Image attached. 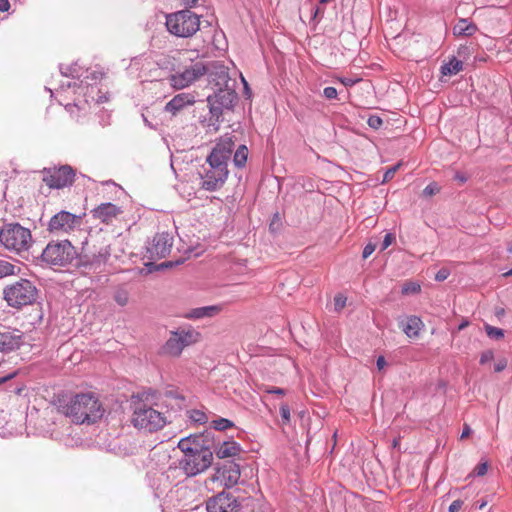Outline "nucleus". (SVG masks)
I'll return each instance as SVG.
<instances>
[{"label": "nucleus", "mask_w": 512, "mask_h": 512, "mask_svg": "<svg viewBox=\"0 0 512 512\" xmlns=\"http://www.w3.org/2000/svg\"><path fill=\"white\" fill-rule=\"evenodd\" d=\"M347 304V297L343 294H337L334 297V308L336 311H341Z\"/></svg>", "instance_id": "35"}, {"label": "nucleus", "mask_w": 512, "mask_h": 512, "mask_svg": "<svg viewBox=\"0 0 512 512\" xmlns=\"http://www.w3.org/2000/svg\"><path fill=\"white\" fill-rule=\"evenodd\" d=\"M65 109L71 114L75 115L79 111V107L75 103H69L65 106Z\"/></svg>", "instance_id": "47"}, {"label": "nucleus", "mask_w": 512, "mask_h": 512, "mask_svg": "<svg viewBox=\"0 0 512 512\" xmlns=\"http://www.w3.org/2000/svg\"><path fill=\"white\" fill-rule=\"evenodd\" d=\"M189 418L191 421L198 423V424H204L208 421L207 415L200 410H192L189 413Z\"/></svg>", "instance_id": "31"}, {"label": "nucleus", "mask_w": 512, "mask_h": 512, "mask_svg": "<svg viewBox=\"0 0 512 512\" xmlns=\"http://www.w3.org/2000/svg\"><path fill=\"white\" fill-rule=\"evenodd\" d=\"M361 118L365 120V122L370 128H378L384 123L381 117L375 114H371L370 112H365V114L362 115Z\"/></svg>", "instance_id": "29"}, {"label": "nucleus", "mask_w": 512, "mask_h": 512, "mask_svg": "<svg viewBox=\"0 0 512 512\" xmlns=\"http://www.w3.org/2000/svg\"><path fill=\"white\" fill-rule=\"evenodd\" d=\"M400 166H401V163L399 162L394 167L388 169L384 174L382 183H386L387 181H389L393 177L394 173L399 169Z\"/></svg>", "instance_id": "41"}, {"label": "nucleus", "mask_w": 512, "mask_h": 512, "mask_svg": "<svg viewBox=\"0 0 512 512\" xmlns=\"http://www.w3.org/2000/svg\"><path fill=\"white\" fill-rule=\"evenodd\" d=\"M214 452L218 459H234L240 456L242 453V447L237 441L228 439L218 443Z\"/></svg>", "instance_id": "20"}, {"label": "nucleus", "mask_w": 512, "mask_h": 512, "mask_svg": "<svg viewBox=\"0 0 512 512\" xmlns=\"http://www.w3.org/2000/svg\"><path fill=\"white\" fill-rule=\"evenodd\" d=\"M74 248L68 241L50 243L42 252L43 262L50 266H64L74 258Z\"/></svg>", "instance_id": "10"}, {"label": "nucleus", "mask_w": 512, "mask_h": 512, "mask_svg": "<svg viewBox=\"0 0 512 512\" xmlns=\"http://www.w3.org/2000/svg\"><path fill=\"white\" fill-rule=\"evenodd\" d=\"M167 30L182 38H188L194 35L200 27L198 15L188 9L172 13L166 17Z\"/></svg>", "instance_id": "6"}, {"label": "nucleus", "mask_w": 512, "mask_h": 512, "mask_svg": "<svg viewBox=\"0 0 512 512\" xmlns=\"http://www.w3.org/2000/svg\"><path fill=\"white\" fill-rule=\"evenodd\" d=\"M338 92L334 87H325L323 90V96L328 100L336 99Z\"/></svg>", "instance_id": "40"}, {"label": "nucleus", "mask_w": 512, "mask_h": 512, "mask_svg": "<svg viewBox=\"0 0 512 512\" xmlns=\"http://www.w3.org/2000/svg\"><path fill=\"white\" fill-rule=\"evenodd\" d=\"M463 69V62L453 57L448 63L441 66V74L444 76L456 75Z\"/></svg>", "instance_id": "26"}, {"label": "nucleus", "mask_w": 512, "mask_h": 512, "mask_svg": "<svg viewBox=\"0 0 512 512\" xmlns=\"http://www.w3.org/2000/svg\"><path fill=\"white\" fill-rule=\"evenodd\" d=\"M234 142L231 138H222L207 158L211 170L206 173L203 187L215 190L222 185L228 177L227 161L230 158Z\"/></svg>", "instance_id": "2"}, {"label": "nucleus", "mask_w": 512, "mask_h": 512, "mask_svg": "<svg viewBox=\"0 0 512 512\" xmlns=\"http://www.w3.org/2000/svg\"><path fill=\"white\" fill-rule=\"evenodd\" d=\"M439 192V186L436 183H430L423 189V195L431 197Z\"/></svg>", "instance_id": "36"}, {"label": "nucleus", "mask_w": 512, "mask_h": 512, "mask_svg": "<svg viewBox=\"0 0 512 512\" xmlns=\"http://www.w3.org/2000/svg\"><path fill=\"white\" fill-rule=\"evenodd\" d=\"M240 478V465L234 461H227L214 467V473L211 475L210 481L220 487L229 489L236 486Z\"/></svg>", "instance_id": "11"}, {"label": "nucleus", "mask_w": 512, "mask_h": 512, "mask_svg": "<svg viewBox=\"0 0 512 512\" xmlns=\"http://www.w3.org/2000/svg\"><path fill=\"white\" fill-rule=\"evenodd\" d=\"M121 212L119 206L110 202L102 203L91 211L95 219L104 223L112 222Z\"/></svg>", "instance_id": "21"}, {"label": "nucleus", "mask_w": 512, "mask_h": 512, "mask_svg": "<svg viewBox=\"0 0 512 512\" xmlns=\"http://www.w3.org/2000/svg\"><path fill=\"white\" fill-rule=\"evenodd\" d=\"M205 75L208 77V82L212 88L217 89L221 87H228L235 84L229 76L228 68L220 61L204 62Z\"/></svg>", "instance_id": "13"}, {"label": "nucleus", "mask_w": 512, "mask_h": 512, "mask_svg": "<svg viewBox=\"0 0 512 512\" xmlns=\"http://www.w3.org/2000/svg\"><path fill=\"white\" fill-rule=\"evenodd\" d=\"M461 507H462V501L455 500L450 504L448 511L449 512H458L461 509Z\"/></svg>", "instance_id": "46"}, {"label": "nucleus", "mask_w": 512, "mask_h": 512, "mask_svg": "<svg viewBox=\"0 0 512 512\" xmlns=\"http://www.w3.org/2000/svg\"><path fill=\"white\" fill-rule=\"evenodd\" d=\"M471 432V429L469 426H466L461 434V438L467 437Z\"/></svg>", "instance_id": "55"}, {"label": "nucleus", "mask_w": 512, "mask_h": 512, "mask_svg": "<svg viewBox=\"0 0 512 512\" xmlns=\"http://www.w3.org/2000/svg\"><path fill=\"white\" fill-rule=\"evenodd\" d=\"M208 512H238V504L230 494L221 492L207 502Z\"/></svg>", "instance_id": "15"}, {"label": "nucleus", "mask_w": 512, "mask_h": 512, "mask_svg": "<svg viewBox=\"0 0 512 512\" xmlns=\"http://www.w3.org/2000/svg\"><path fill=\"white\" fill-rule=\"evenodd\" d=\"M65 414L75 423H94L102 418L104 410L93 395L79 394L71 399Z\"/></svg>", "instance_id": "3"}, {"label": "nucleus", "mask_w": 512, "mask_h": 512, "mask_svg": "<svg viewBox=\"0 0 512 512\" xmlns=\"http://www.w3.org/2000/svg\"><path fill=\"white\" fill-rule=\"evenodd\" d=\"M212 98L216 104L224 107L226 110L232 109L235 101L237 100L235 84L215 89V93Z\"/></svg>", "instance_id": "19"}, {"label": "nucleus", "mask_w": 512, "mask_h": 512, "mask_svg": "<svg viewBox=\"0 0 512 512\" xmlns=\"http://www.w3.org/2000/svg\"><path fill=\"white\" fill-rule=\"evenodd\" d=\"M205 75L204 62H191L190 65L176 71L168 77L170 86L175 90L189 87Z\"/></svg>", "instance_id": "9"}, {"label": "nucleus", "mask_w": 512, "mask_h": 512, "mask_svg": "<svg viewBox=\"0 0 512 512\" xmlns=\"http://www.w3.org/2000/svg\"><path fill=\"white\" fill-rule=\"evenodd\" d=\"M36 286L27 279H20L4 287L3 298L8 306L21 308L30 305L37 299Z\"/></svg>", "instance_id": "5"}, {"label": "nucleus", "mask_w": 512, "mask_h": 512, "mask_svg": "<svg viewBox=\"0 0 512 512\" xmlns=\"http://www.w3.org/2000/svg\"><path fill=\"white\" fill-rule=\"evenodd\" d=\"M131 422L139 431L154 432L162 429L167 419L161 412L143 405L134 409Z\"/></svg>", "instance_id": "8"}, {"label": "nucleus", "mask_w": 512, "mask_h": 512, "mask_svg": "<svg viewBox=\"0 0 512 512\" xmlns=\"http://www.w3.org/2000/svg\"><path fill=\"white\" fill-rule=\"evenodd\" d=\"M376 365L379 370L383 369L386 365L385 358L383 356H380L377 358Z\"/></svg>", "instance_id": "52"}, {"label": "nucleus", "mask_w": 512, "mask_h": 512, "mask_svg": "<svg viewBox=\"0 0 512 512\" xmlns=\"http://www.w3.org/2000/svg\"><path fill=\"white\" fill-rule=\"evenodd\" d=\"M507 367V360L505 358H501L494 366L495 372H502Z\"/></svg>", "instance_id": "45"}, {"label": "nucleus", "mask_w": 512, "mask_h": 512, "mask_svg": "<svg viewBox=\"0 0 512 512\" xmlns=\"http://www.w3.org/2000/svg\"><path fill=\"white\" fill-rule=\"evenodd\" d=\"M421 291L419 283L411 282L402 287L403 294H417Z\"/></svg>", "instance_id": "34"}, {"label": "nucleus", "mask_w": 512, "mask_h": 512, "mask_svg": "<svg viewBox=\"0 0 512 512\" xmlns=\"http://www.w3.org/2000/svg\"><path fill=\"white\" fill-rule=\"evenodd\" d=\"M177 447L183 454L180 467L187 476L199 475L213 463V452L206 445L202 434H191L181 438Z\"/></svg>", "instance_id": "1"}, {"label": "nucleus", "mask_w": 512, "mask_h": 512, "mask_svg": "<svg viewBox=\"0 0 512 512\" xmlns=\"http://www.w3.org/2000/svg\"><path fill=\"white\" fill-rule=\"evenodd\" d=\"M469 325V321L468 320H463L459 326H458V330H463L465 329L467 326Z\"/></svg>", "instance_id": "56"}, {"label": "nucleus", "mask_w": 512, "mask_h": 512, "mask_svg": "<svg viewBox=\"0 0 512 512\" xmlns=\"http://www.w3.org/2000/svg\"><path fill=\"white\" fill-rule=\"evenodd\" d=\"M494 360V352L492 350H485L480 356V363L485 365Z\"/></svg>", "instance_id": "37"}, {"label": "nucleus", "mask_w": 512, "mask_h": 512, "mask_svg": "<svg viewBox=\"0 0 512 512\" xmlns=\"http://www.w3.org/2000/svg\"><path fill=\"white\" fill-rule=\"evenodd\" d=\"M195 102L196 97L194 93H179L165 104L163 111L175 116L186 107L193 105Z\"/></svg>", "instance_id": "17"}, {"label": "nucleus", "mask_w": 512, "mask_h": 512, "mask_svg": "<svg viewBox=\"0 0 512 512\" xmlns=\"http://www.w3.org/2000/svg\"><path fill=\"white\" fill-rule=\"evenodd\" d=\"M10 8L9 0H0V11L6 12Z\"/></svg>", "instance_id": "51"}, {"label": "nucleus", "mask_w": 512, "mask_h": 512, "mask_svg": "<svg viewBox=\"0 0 512 512\" xmlns=\"http://www.w3.org/2000/svg\"><path fill=\"white\" fill-rule=\"evenodd\" d=\"M375 251V245L372 243L367 244L363 249V258H368Z\"/></svg>", "instance_id": "44"}, {"label": "nucleus", "mask_w": 512, "mask_h": 512, "mask_svg": "<svg viewBox=\"0 0 512 512\" xmlns=\"http://www.w3.org/2000/svg\"><path fill=\"white\" fill-rule=\"evenodd\" d=\"M20 267L14 263L0 259V279L20 274Z\"/></svg>", "instance_id": "27"}, {"label": "nucleus", "mask_w": 512, "mask_h": 512, "mask_svg": "<svg viewBox=\"0 0 512 512\" xmlns=\"http://www.w3.org/2000/svg\"><path fill=\"white\" fill-rule=\"evenodd\" d=\"M32 236L29 229L18 223H9L0 230V243L10 251L22 252L30 247Z\"/></svg>", "instance_id": "7"}, {"label": "nucleus", "mask_w": 512, "mask_h": 512, "mask_svg": "<svg viewBox=\"0 0 512 512\" xmlns=\"http://www.w3.org/2000/svg\"><path fill=\"white\" fill-rule=\"evenodd\" d=\"M23 344L22 335L17 331L0 332V352L9 353L19 349Z\"/></svg>", "instance_id": "22"}, {"label": "nucleus", "mask_w": 512, "mask_h": 512, "mask_svg": "<svg viewBox=\"0 0 512 512\" xmlns=\"http://www.w3.org/2000/svg\"><path fill=\"white\" fill-rule=\"evenodd\" d=\"M220 311L221 307L219 305L204 306L189 310L185 313L184 317L189 320H199L214 317L218 315Z\"/></svg>", "instance_id": "23"}, {"label": "nucleus", "mask_w": 512, "mask_h": 512, "mask_svg": "<svg viewBox=\"0 0 512 512\" xmlns=\"http://www.w3.org/2000/svg\"><path fill=\"white\" fill-rule=\"evenodd\" d=\"M455 179L461 183H465L467 181V177L464 174L460 173L455 174Z\"/></svg>", "instance_id": "54"}, {"label": "nucleus", "mask_w": 512, "mask_h": 512, "mask_svg": "<svg viewBox=\"0 0 512 512\" xmlns=\"http://www.w3.org/2000/svg\"><path fill=\"white\" fill-rule=\"evenodd\" d=\"M242 80L244 82L245 88L248 89L247 82L244 80V78H242Z\"/></svg>", "instance_id": "59"}, {"label": "nucleus", "mask_w": 512, "mask_h": 512, "mask_svg": "<svg viewBox=\"0 0 512 512\" xmlns=\"http://www.w3.org/2000/svg\"><path fill=\"white\" fill-rule=\"evenodd\" d=\"M487 471H488V463L487 462H483V463L479 464L475 469L477 476H484L487 473Z\"/></svg>", "instance_id": "43"}, {"label": "nucleus", "mask_w": 512, "mask_h": 512, "mask_svg": "<svg viewBox=\"0 0 512 512\" xmlns=\"http://www.w3.org/2000/svg\"><path fill=\"white\" fill-rule=\"evenodd\" d=\"M341 83L345 86V87H351L353 86L356 82H358V80H354V79H351V78H341L340 79Z\"/></svg>", "instance_id": "48"}, {"label": "nucleus", "mask_w": 512, "mask_h": 512, "mask_svg": "<svg viewBox=\"0 0 512 512\" xmlns=\"http://www.w3.org/2000/svg\"><path fill=\"white\" fill-rule=\"evenodd\" d=\"M399 325L405 336L411 340L419 339L425 328L423 320L417 315L407 316Z\"/></svg>", "instance_id": "18"}, {"label": "nucleus", "mask_w": 512, "mask_h": 512, "mask_svg": "<svg viewBox=\"0 0 512 512\" xmlns=\"http://www.w3.org/2000/svg\"><path fill=\"white\" fill-rule=\"evenodd\" d=\"M108 100H109L108 94H101L97 98V103H104V102H107Z\"/></svg>", "instance_id": "53"}, {"label": "nucleus", "mask_w": 512, "mask_h": 512, "mask_svg": "<svg viewBox=\"0 0 512 512\" xmlns=\"http://www.w3.org/2000/svg\"><path fill=\"white\" fill-rule=\"evenodd\" d=\"M234 423L227 418H219L212 421V427L219 431H224L226 429L232 428Z\"/></svg>", "instance_id": "30"}, {"label": "nucleus", "mask_w": 512, "mask_h": 512, "mask_svg": "<svg viewBox=\"0 0 512 512\" xmlns=\"http://www.w3.org/2000/svg\"><path fill=\"white\" fill-rule=\"evenodd\" d=\"M60 72L62 75L64 76H71V77H75L77 75V70L75 67L73 66H63V65H60Z\"/></svg>", "instance_id": "39"}, {"label": "nucleus", "mask_w": 512, "mask_h": 512, "mask_svg": "<svg viewBox=\"0 0 512 512\" xmlns=\"http://www.w3.org/2000/svg\"><path fill=\"white\" fill-rule=\"evenodd\" d=\"M80 216L67 211H61L53 216L49 222L51 231H70L79 224Z\"/></svg>", "instance_id": "16"}, {"label": "nucleus", "mask_w": 512, "mask_h": 512, "mask_svg": "<svg viewBox=\"0 0 512 512\" xmlns=\"http://www.w3.org/2000/svg\"><path fill=\"white\" fill-rule=\"evenodd\" d=\"M485 331L487 335L493 339H502L504 337V331L497 327L486 325Z\"/></svg>", "instance_id": "32"}, {"label": "nucleus", "mask_w": 512, "mask_h": 512, "mask_svg": "<svg viewBox=\"0 0 512 512\" xmlns=\"http://www.w3.org/2000/svg\"><path fill=\"white\" fill-rule=\"evenodd\" d=\"M477 26L468 19L461 18L453 27V33L456 36H472L477 31Z\"/></svg>", "instance_id": "25"}, {"label": "nucleus", "mask_w": 512, "mask_h": 512, "mask_svg": "<svg viewBox=\"0 0 512 512\" xmlns=\"http://www.w3.org/2000/svg\"><path fill=\"white\" fill-rule=\"evenodd\" d=\"M182 5H184L187 8H193L196 6L198 0H180Z\"/></svg>", "instance_id": "50"}, {"label": "nucleus", "mask_w": 512, "mask_h": 512, "mask_svg": "<svg viewBox=\"0 0 512 512\" xmlns=\"http://www.w3.org/2000/svg\"><path fill=\"white\" fill-rule=\"evenodd\" d=\"M325 9L323 5L319 4L315 7H311V20L318 23L324 16Z\"/></svg>", "instance_id": "33"}, {"label": "nucleus", "mask_w": 512, "mask_h": 512, "mask_svg": "<svg viewBox=\"0 0 512 512\" xmlns=\"http://www.w3.org/2000/svg\"><path fill=\"white\" fill-rule=\"evenodd\" d=\"M248 148L245 145H240L234 154V164L238 168L245 166L248 159Z\"/></svg>", "instance_id": "28"}, {"label": "nucleus", "mask_w": 512, "mask_h": 512, "mask_svg": "<svg viewBox=\"0 0 512 512\" xmlns=\"http://www.w3.org/2000/svg\"><path fill=\"white\" fill-rule=\"evenodd\" d=\"M44 174L43 181L53 189L70 186L74 181V172L70 166L44 169Z\"/></svg>", "instance_id": "14"}, {"label": "nucleus", "mask_w": 512, "mask_h": 512, "mask_svg": "<svg viewBox=\"0 0 512 512\" xmlns=\"http://www.w3.org/2000/svg\"><path fill=\"white\" fill-rule=\"evenodd\" d=\"M280 413H281V417L283 419V422L286 423V424L290 423L291 414H290V409H289L288 405L282 404L280 406Z\"/></svg>", "instance_id": "38"}, {"label": "nucleus", "mask_w": 512, "mask_h": 512, "mask_svg": "<svg viewBox=\"0 0 512 512\" xmlns=\"http://www.w3.org/2000/svg\"><path fill=\"white\" fill-rule=\"evenodd\" d=\"M207 102L209 105V118L205 119L203 123L208 127L217 128L222 121L223 110L225 108L216 104L213 101L212 95L207 97Z\"/></svg>", "instance_id": "24"}, {"label": "nucleus", "mask_w": 512, "mask_h": 512, "mask_svg": "<svg viewBox=\"0 0 512 512\" xmlns=\"http://www.w3.org/2000/svg\"><path fill=\"white\" fill-rule=\"evenodd\" d=\"M266 392L269 394H276L279 396H283L285 394V391L280 388H270V389H267Z\"/></svg>", "instance_id": "49"}, {"label": "nucleus", "mask_w": 512, "mask_h": 512, "mask_svg": "<svg viewBox=\"0 0 512 512\" xmlns=\"http://www.w3.org/2000/svg\"><path fill=\"white\" fill-rule=\"evenodd\" d=\"M201 339L202 334L191 326L177 328L170 331L169 337L160 347L159 354L166 359H179L187 347Z\"/></svg>", "instance_id": "4"}, {"label": "nucleus", "mask_w": 512, "mask_h": 512, "mask_svg": "<svg viewBox=\"0 0 512 512\" xmlns=\"http://www.w3.org/2000/svg\"><path fill=\"white\" fill-rule=\"evenodd\" d=\"M394 240V237L391 233H387L384 237V240H383V243H382V246H381V250H386L393 242Z\"/></svg>", "instance_id": "42"}, {"label": "nucleus", "mask_w": 512, "mask_h": 512, "mask_svg": "<svg viewBox=\"0 0 512 512\" xmlns=\"http://www.w3.org/2000/svg\"><path fill=\"white\" fill-rule=\"evenodd\" d=\"M508 252L512 254V245L508 248Z\"/></svg>", "instance_id": "60"}, {"label": "nucleus", "mask_w": 512, "mask_h": 512, "mask_svg": "<svg viewBox=\"0 0 512 512\" xmlns=\"http://www.w3.org/2000/svg\"><path fill=\"white\" fill-rule=\"evenodd\" d=\"M445 278H446V274H445V273H441V272H440V273H438V274L436 275V279H437V280H444Z\"/></svg>", "instance_id": "57"}, {"label": "nucleus", "mask_w": 512, "mask_h": 512, "mask_svg": "<svg viewBox=\"0 0 512 512\" xmlns=\"http://www.w3.org/2000/svg\"><path fill=\"white\" fill-rule=\"evenodd\" d=\"M512 275V269L509 270L508 272L504 273V276L507 277V276H511Z\"/></svg>", "instance_id": "58"}, {"label": "nucleus", "mask_w": 512, "mask_h": 512, "mask_svg": "<svg viewBox=\"0 0 512 512\" xmlns=\"http://www.w3.org/2000/svg\"><path fill=\"white\" fill-rule=\"evenodd\" d=\"M174 237L169 232H159L153 236L146 246L147 257L158 260L166 257L172 250Z\"/></svg>", "instance_id": "12"}]
</instances>
